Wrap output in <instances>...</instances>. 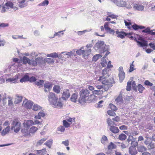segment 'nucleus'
I'll return each instance as SVG.
<instances>
[{"label":"nucleus","mask_w":155,"mask_h":155,"mask_svg":"<svg viewBox=\"0 0 155 155\" xmlns=\"http://www.w3.org/2000/svg\"><path fill=\"white\" fill-rule=\"evenodd\" d=\"M80 97L78 100L80 103L83 104L87 101L92 102L95 101L97 97L93 94H90V92L87 89H82L79 92Z\"/></svg>","instance_id":"nucleus-1"},{"label":"nucleus","mask_w":155,"mask_h":155,"mask_svg":"<svg viewBox=\"0 0 155 155\" xmlns=\"http://www.w3.org/2000/svg\"><path fill=\"white\" fill-rule=\"evenodd\" d=\"M109 70L105 68L102 70V75L97 79L98 81H101L102 83L107 86V89L112 86V84L114 83V79L112 78H109V75L108 73Z\"/></svg>","instance_id":"nucleus-2"},{"label":"nucleus","mask_w":155,"mask_h":155,"mask_svg":"<svg viewBox=\"0 0 155 155\" xmlns=\"http://www.w3.org/2000/svg\"><path fill=\"white\" fill-rule=\"evenodd\" d=\"M43 61L42 58L38 57L36 58L35 60H31L25 56L22 58L23 64H26L28 63L29 65L32 66H36L38 64H40Z\"/></svg>","instance_id":"nucleus-3"},{"label":"nucleus","mask_w":155,"mask_h":155,"mask_svg":"<svg viewBox=\"0 0 155 155\" xmlns=\"http://www.w3.org/2000/svg\"><path fill=\"white\" fill-rule=\"evenodd\" d=\"M48 100L51 105L55 104L58 100V98L57 96L54 93L50 92L48 96Z\"/></svg>","instance_id":"nucleus-4"},{"label":"nucleus","mask_w":155,"mask_h":155,"mask_svg":"<svg viewBox=\"0 0 155 155\" xmlns=\"http://www.w3.org/2000/svg\"><path fill=\"white\" fill-rule=\"evenodd\" d=\"M107 121L108 126L110 127L109 129L110 131L115 134L119 132V130L117 127L111 126L112 125L115 124L114 122L112 121L110 118L107 119Z\"/></svg>","instance_id":"nucleus-5"},{"label":"nucleus","mask_w":155,"mask_h":155,"mask_svg":"<svg viewBox=\"0 0 155 155\" xmlns=\"http://www.w3.org/2000/svg\"><path fill=\"white\" fill-rule=\"evenodd\" d=\"M21 123L18 119H15L12 123L11 129H13L15 132H18L20 130Z\"/></svg>","instance_id":"nucleus-6"},{"label":"nucleus","mask_w":155,"mask_h":155,"mask_svg":"<svg viewBox=\"0 0 155 155\" xmlns=\"http://www.w3.org/2000/svg\"><path fill=\"white\" fill-rule=\"evenodd\" d=\"M7 1V0H6ZM13 3L11 1H7L2 8L1 12H5L7 9H9L10 8H13Z\"/></svg>","instance_id":"nucleus-7"},{"label":"nucleus","mask_w":155,"mask_h":155,"mask_svg":"<svg viewBox=\"0 0 155 155\" xmlns=\"http://www.w3.org/2000/svg\"><path fill=\"white\" fill-rule=\"evenodd\" d=\"M91 50L89 49L87 50H82L81 49H79L76 51L77 53L79 55L82 54L83 57L84 58H87L88 56L91 53Z\"/></svg>","instance_id":"nucleus-8"},{"label":"nucleus","mask_w":155,"mask_h":155,"mask_svg":"<svg viewBox=\"0 0 155 155\" xmlns=\"http://www.w3.org/2000/svg\"><path fill=\"white\" fill-rule=\"evenodd\" d=\"M118 76L120 82H121L125 78V74L124 71L123 67L122 66H120L119 68L118 69Z\"/></svg>","instance_id":"nucleus-9"},{"label":"nucleus","mask_w":155,"mask_h":155,"mask_svg":"<svg viewBox=\"0 0 155 155\" xmlns=\"http://www.w3.org/2000/svg\"><path fill=\"white\" fill-rule=\"evenodd\" d=\"M33 104V102L31 101L25 99L23 101L22 106L28 109H31Z\"/></svg>","instance_id":"nucleus-10"},{"label":"nucleus","mask_w":155,"mask_h":155,"mask_svg":"<svg viewBox=\"0 0 155 155\" xmlns=\"http://www.w3.org/2000/svg\"><path fill=\"white\" fill-rule=\"evenodd\" d=\"M70 96V94L69 92V90L68 89H65L64 91L63 92L62 98L66 100L68 99Z\"/></svg>","instance_id":"nucleus-11"},{"label":"nucleus","mask_w":155,"mask_h":155,"mask_svg":"<svg viewBox=\"0 0 155 155\" xmlns=\"http://www.w3.org/2000/svg\"><path fill=\"white\" fill-rule=\"evenodd\" d=\"M52 84L51 83L49 82H47L45 83L44 85V87H45V92H47L48 89V91H50L52 87Z\"/></svg>","instance_id":"nucleus-12"},{"label":"nucleus","mask_w":155,"mask_h":155,"mask_svg":"<svg viewBox=\"0 0 155 155\" xmlns=\"http://www.w3.org/2000/svg\"><path fill=\"white\" fill-rule=\"evenodd\" d=\"M139 40L143 41V42H140L138 41H137V43L140 45L141 47H143L145 46H147V41L144 40L143 38L140 37L139 38Z\"/></svg>","instance_id":"nucleus-13"},{"label":"nucleus","mask_w":155,"mask_h":155,"mask_svg":"<svg viewBox=\"0 0 155 155\" xmlns=\"http://www.w3.org/2000/svg\"><path fill=\"white\" fill-rule=\"evenodd\" d=\"M109 22H106L104 24V27L105 29L107 31L109 32V33H114V30L113 29H111L109 26Z\"/></svg>","instance_id":"nucleus-14"},{"label":"nucleus","mask_w":155,"mask_h":155,"mask_svg":"<svg viewBox=\"0 0 155 155\" xmlns=\"http://www.w3.org/2000/svg\"><path fill=\"white\" fill-rule=\"evenodd\" d=\"M116 33L117 35V37L122 39L124 38L126 36V33L124 31H116Z\"/></svg>","instance_id":"nucleus-15"},{"label":"nucleus","mask_w":155,"mask_h":155,"mask_svg":"<svg viewBox=\"0 0 155 155\" xmlns=\"http://www.w3.org/2000/svg\"><path fill=\"white\" fill-rule=\"evenodd\" d=\"M27 2L26 0H22L18 2L19 7L21 8H24L27 6L28 5Z\"/></svg>","instance_id":"nucleus-16"},{"label":"nucleus","mask_w":155,"mask_h":155,"mask_svg":"<svg viewBox=\"0 0 155 155\" xmlns=\"http://www.w3.org/2000/svg\"><path fill=\"white\" fill-rule=\"evenodd\" d=\"M53 89L54 91L57 94L59 93L61 90L60 86L57 85H54Z\"/></svg>","instance_id":"nucleus-17"},{"label":"nucleus","mask_w":155,"mask_h":155,"mask_svg":"<svg viewBox=\"0 0 155 155\" xmlns=\"http://www.w3.org/2000/svg\"><path fill=\"white\" fill-rule=\"evenodd\" d=\"M116 5L119 6L124 7L126 6V2L123 0H118Z\"/></svg>","instance_id":"nucleus-18"},{"label":"nucleus","mask_w":155,"mask_h":155,"mask_svg":"<svg viewBox=\"0 0 155 155\" xmlns=\"http://www.w3.org/2000/svg\"><path fill=\"white\" fill-rule=\"evenodd\" d=\"M134 8L139 11H142L144 9V6L143 5L135 4L134 5Z\"/></svg>","instance_id":"nucleus-19"},{"label":"nucleus","mask_w":155,"mask_h":155,"mask_svg":"<svg viewBox=\"0 0 155 155\" xmlns=\"http://www.w3.org/2000/svg\"><path fill=\"white\" fill-rule=\"evenodd\" d=\"M45 115V114L43 112H40L38 113L37 115L35 116V118L36 119H40L41 117H44Z\"/></svg>","instance_id":"nucleus-20"},{"label":"nucleus","mask_w":155,"mask_h":155,"mask_svg":"<svg viewBox=\"0 0 155 155\" xmlns=\"http://www.w3.org/2000/svg\"><path fill=\"white\" fill-rule=\"evenodd\" d=\"M132 27L133 29L135 30H137L139 29H143L145 28L144 26L138 25L136 24H134L132 25Z\"/></svg>","instance_id":"nucleus-21"},{"label":"nucleus","mask_w":155,"mask_h":155,"mask_svg":"<svg viewBox=\"0 0 155 155\" xmlns=\"http://www.w3.org/2000/svg\"><path fill=\"white\" fill-rule=\"evenodd\" d=\"M22 97L19 96H16L15 98L14 103L15 104H18L20 103L22 101Z\"/></svg>","instance_id":"nucleus-22"},{"label":"nucleus","mask_w":155,"mask_h":155,"mask_svg":"<svg viewBox=\"0 0 155 155\" xmlns=\"http://www.w3.org/2000/svg\"><path fill=\"white\" fill-rule=\"evenodd\" d=\"M103 91L102 90H94L92 91L93 94L101 95L102 94Z\"/></svg>","instance_id":"nucleus-23"},{"label":"nucleus","mask_w":155,"mask_h":155,"mask_svg":"<svg viewBox=\"0 0 155 155\" xmlns=\"http://www.w3.org/2000/svg\"><path fill=\"white\" fill-rule=\"evenodd\" d=\"M137 88L139 92L140 93H142L145 89V88L140 84H139L137 85Z\"/></svg>","instance_id":"nucleus-24"},{"label":"nucleus","mask_w":155,"mask_h":155,"mask_svg":"<svg viewBox=\"0 0 155 155\" xmlns=\"http://www.w3.org/2000/svg\"><path fill=\"white\" fill-rule=\"evenodd\" d=\"M52 105H54L55 107H57L58 108H61L63 106V103L61 101H56V103L55 104H53Z\"/></svg>","instance_id":"nucleus-25"},{"label":"nucleus","mask_w":155,"mask_h":155,"mask_svg":"<svg viewBox=\"0 0 155 155\" xmlns=\"http://www.w3.org/2000/svg\"><path fill=\"white\" fill-rule=\"evenodd\" d=\"M115 101L116 102L117 104L122 102H123V100L121 94H120L115 99Z\"/></svg>","instance_id":"nucleus-26"},{"label":"nucleus","mask_w":155,"mask_h":155,"mask_svg":"<svg viewBox=\"0 0 155 155\" xmlns=\"http://www.w3.org/2000/svg\"><path fill=\"white\" fill-rule=\"evenodd\" d=\"M38 129V128L35 126L31 127L29 130V133L33 134L35 133Z\"/></svg>","instance_id":"nucleus-27"},{"label":"nucleus","mask_w":155,"mask_h":155,"mask_svg":"<svg viewBox=\"0 0 155 155\" xmlns=\"http://www.w3.org/2000/svg\"><path fill=\"white\" fill-rule=\"evenodd\" d=\"M29 76L27 75H25L20 80L21 82L22 83L26 81H28Z\"/></svg>","instance_id":"nucleus-28"},{"label":"nucleus","mask_w":155,"mask_h":155,"mask_svg":"<svg viewBox=\"0 0 155 155\" xmlns=\"http://www.w3.org/2000/svg\"><path fill=\"white\" fill-rule=\"evenodd\" d=\"M137 150L139 152H143L147 150V148L143 146H140L137 148Z\"/></svg>","instance_id":"nucleus-29"},{"label":"nucleus","mask_w":155,"mask_h":155,"mask_svg":"<svg viewBox=\"0 0 155 155\" xmlns=\"http://www.w3.org/2000/svg\"><path fill=\"white\" fill-rule=\"evenodd\" d=\"M78 97V95L76 93L73 94L71 96V101L75 102L76 101Z\"/></svg>","instance_id":"nucleus-30"},{"label":"nucleus","mask_w":155,"mask_h":155,"mask_svg":"<svg viewBox=\"0 0 155 155\" xmlns=\"http://www.w3.org/2000/svg\"><path fill=\"white\" fill-rule=\"evenodd\" d=\"M10 127L8 126L4 129L2 131V134L5 135L8 133L10 130Z\"/></svg>","instance_id":"nucleus-31"},{"label":"nucleus","mask_w":155,"mask_h":155,"mask_svg":"<svg viewBox=\"0 0 155 155\" xmlns=\"http://www.w3.org/2000/svg\"><path fill=\"white\" fill-rule=\"evenodd\" d=\"M44 83V81L43 80H39L38 81L35 83L36 85L39 87L43 86Z\"/></svg>","instance_id":"nucleus-32"},{"label":"nucleus","mask_w":155,"mask_h":155,"mask_svg":"<svg viewBox=\"0 0 155 155\" xmlns=\"http://www.w3.org/2000/svg\"><path fill=\"white\" fill-rule=\"evenodd\" d=\"M41 107L37 104H34L32 110L34 111H38L41 110Z\"/></svg>","instance_id":"nucleus-33"},{"label":"nucleus","mask_w":155,"mask_h":155,"mask_svg":"<svg viewBox=\"0 0 155 155\" xmlns=\"http://www.w3.org/2000/svg\"><path fill=\"white\" fill-rule=\"evenodd\" d=\"M71 124L70 123L66 120H64L63 121V125L65 127L68 128L70 127Z\"/></svg>","instance_id":"nucleus-34"},{"label":"nucleus","mask_w":155,"mask_h":155,"mask_svg":"<svg viewBox=\"0 0 155 155\" xmlns=\"http://www.w3.org/2000/svg\"><path fill=\"white\" fill-rule=\"evenodd\" d=\"M26 125L27 127H28L34 124V122L32 120H28L27 121L26 123Z\"/></svg>","instance_id":"nucleus-35"},{"label":"nucleus","mask_w":155,"mask_h":155,"mask_svg":"<svg viewBox=\"0 0 155 155\" xmlns=\"http://www.w3.org/2000/svg\"><path fill=\"white\" fill-rule=\"evenodd\" d=\"M75 117L71 118L70 117H66V120L71 124L73 122H75Z\"/></svg>","instance_id":"nucleus-36"},{"label":"nucleus","mask_w":155,"mask_h":155,"mask_svg":"<svg viewBox=\"0 0 155 155\" xmlns=\"http://www.w3.org/2000/svg\"><path fill=\"white\" fill-rule=\"evenodd\" d=\"M101 142L102 143L105 144L106 142H107L108 141V139L106 136L105 135H103L101 140Z\"/></svg>","instance_id":"nucleus-37"},{"label":"nucleus","mask_w":155,"mask_h":155,"mask_svg":"<svg viewBox=\"0 0 155 155\" xmlns=\"http://www.w3.org/2000/svg\"><path fill=\"white\" fill-rule=\"evenodd\" d=\"M48 57H52V58H57L58 56V54L56 52L47 55Z\"/></svg>","instance_id":"nucleus-38"},{"label":"nucleus","mask_w":155,"mask_h":155,"mask_svg":"<svg viewBox=\"0 0 155 155\" xmlns=\"http://www.w3.org/2000/svg\"><path fill=\"white\" fill-rule=\"evenodd\" d=\"M127 138L126 136L124 134H121L118 137V139L121 140H124Z\"/></svg>","instance_id":"nucleus-39"},{"label":"nucleus","mask_w":155,"mask_h":155,"mask_svg":"<svg viewBox=\"0 0 155 155\" xmlns=\"http://www.w3.org/2000/svg\"><path fill=\"white\" fill-rule=\"evenodd\" d=\"M116 146L112 142H110L107 148L109 150H112L116 148Z\"/></svg>","instance_id":"nucleus-40"},{"label":"nucleus","mask_w":155,"mask_h":155,"mask_svg":"<svg viewBox=\"0 0 155 155\" xmlns=\"http://www.w3.org/2000/svg\"><path fill=\"white\" fill-rule=\"evenodd\" d=\"M131 81H129L127 82V85L126 87V90L127 91H130L131 90Z\"/></svg>","instance_id":"nucleus-41"},{"label":"nucleus","mask_w":155,"mask_h":155,"mask_svg":"<svg viewBox=\"0 0 155 155\" xmlns=\"http://www.w3.org/2000/svg\"><path fill=\"white\" fill-rule=\"evenodd\" d=\"M112 110H109L107 111V113L109 115L113 117H114L116 116V114Z\"/></svg>","instance_id":"nucleus-42"},{"label":"nucleus","mask_w":155,"mask_h":155,"mask_svg":"<svg viewBox=\"0 0 155 155\" xmlns=\"http://www.w3.org/2000/svg\"><path fill=\"white\" fill-rule=\"evenodd\" d=\"M109 106L110 108L113 111H116L117 110V108L116 106H115L112 104H110Z\"/></svg>","instance_id":"nucleus-43"},{"label":"nucleus","mask_w":155,"mask_h":155,"mask_svg":"<svg viewBox=\"0 0 155 155\" xmlns=\"http://www.w3.org/2000/svg\"><path fill=\"white\" fill-rule=\"evenodd\" d=\"M45 61L48 64L53 63L54 62V60L51 58H46L45 59Z\"/></svg>","instance_id":"nucleus-44"},{"label":"nucleus","mask_w":155,"mask_h":155,"mask_svg":"<svg viewBox=\"0 0 155 155\" xmlns=\"http://www.w3.org/2000/svg\"><path fill=\"white\" fill-rule=\"evenodd\" d=\"M49 3V1L48 0H45L42 3H40L39 4V6H47Z\"/></svg>","instance_id":"nucleus-45"},{"label":"nucleus","mask_w":155,"mask_h":155,"mask_svg":"<svg viewBox=\"0 0 155 155\" xmlns=\"http://www.w3.org/2000/svg\"><path fill=\"white\" fill-rule=\"evenodd\" d=\"M133 34V33L131 32L129 33H126V37H127L128 38H131V39H134V37L133 36H132Z\"/></svg>","instance_id":"nucleus-46"},{"label":"nucleus","mask_w":155,"mask_h":155,"mask_svg":"<svg viewBox=\"0 0 155 155\" xmlns=\"http://www.w3.org/2000/svg\"><path fill=\"white\" fill-rule=\"evenodd\" d=\"M57 130L58 131L63 132L64 131L65 128L63 126H60L57 128Z\"/></svg>","instance_id":"nucleus-47"},{"label":"nucleus","mask_w":155,"mask_h":155,"mask_svg":"<svg viewBox=\"0 0 155 155\" xmlns=\"http://www.w3.org/2000/svg\"><path fill=\"white\" fill-rule=\"evenodd\" d=\"M144 84L150 87H152L153 85V84L148 80H146L144 82Z\"/></svg>","instance_id":"nucleus-48"},{"label":"nucleus","mask_w":155,"mask_h":155,"mask_svg":"<svg viewBox=\"0 0 155 155\" xmlns=\"http://www.w3.org/2000/svg\"><path fill=\"white\" fill-rule=\"evenodd\" d=\"M47 139L46 138H43L40 140L37 143V144L38 145H40L42 144Z\"/></svg>","instance_id":"nucleus-49"},{"label":"nucleus","mask_w":155,"mask_h":155,"mask_svg":"<svg viewBox=\"0 0 155 155\" xmlns=\"http://www.w3.org/2000/svg\"><path fill=\"white\" fill-rule=\"evenodd\" d=\"M107 15L108 17H110L112 18H117V16L116 15L112 14L110 12H108Z\"/></svg>","instance_id":"nucleus-50"},{"label":"nucleus","mask_w":155,"mask_h":155,"mask_svg":"<svg viewBox=\"0 0 155 155\" xmlns=\"http://www.w3.org/2000/svg\"><path fill=\"white\" fill-rule=\"evenodd\" d=\"M153 31V30L152 31L150 30V28H147L146 29L144 30H143L142 31V32L144 33H148L149 34H151V33H150L151 32V31Z\"/></svg>","instance_id":"nucleus-51"},{"label":"nucleus","mask_w":155,"mask_h":155,"mask_svg":"<svg viewBox=\"0 0 155 155\" xmlns=\"http://www.w3.org/2000/svg\"><path fill=\"white\" fill-rule=\"evenodd\" d=\"M104 85H97L96 86V88H97L98 89H99V90H101V89L102 88H103L104 87H105V91L107 90L108 89H107V86L103 84Z\"/></svg>","instance_id":"nucleus-52"},{"label":"nucleus","mask_w":155,"mask_h":155,"mask_svg":"<svg viewBox=\"0 0 155 155\" xmlns=\"http://www.w3.org/2000/svg\"><path fill=\"white\" fill-rule=\"evenodd\" d=\"M45 144L49 148H50L52 144V141L50 140H48Z\"/></svg>","instance_id":"nucleus-53"},{"label":"nucleus","mask_w":155,"mask_h":155,"mask_svg":"<svg viewBox=\"0 0 155 155\" xmlns=\"http://www.w3.org/2000/svg\"><path fill=\"white\" fill-rule=\"evenodd\" d=\"M134 62V61H133L132 62L131 64L130 65V69L129 70V71L130 72H131L133 71L134 70V65L133 64Z\"/></svg>","instance_id":"nucleus-54"},{"label":"nucleus","mask_w":155,"mask_h":155,"mask_svg":"<svg viewBox=\"0 0 155 155\" xmlns=\"http://www.w3.org/2000/svg\"><path fill=\"white\" fill-rule=\"evenodd\" d=\"M8 105L9 106H12L13 104V102L12 101V98L11 97H8Z\"/></svg>","instance_id":"nucleus-55"},{"label":"nucleus","mask_w":155,"mask_h":155,"mask_svg":"<svg viewBox=\"0 0 155 155\" xmlns=\"http://www.w3.org/2000/svg\"><path fill=\"white\" fill-rule=\"evenodd\" d=\"M36 81V78L33 76H32L30 78L29 77V79L28 81H30V82H35Z\"/></svg>","instance_id":"nucleus-56"},{"label":"nucleus","mask_w":155,"mask_h":155,"mask_svg":"<svg viewBox=\"0 0 155 155\" xmlns=\"http://www.w3.org/2000/svg\"><path fill=\"white\" fill-rule=\"evenodd\" d=\"M9 25L8 23H2L0 24V28L8 26Z\"/></svg>","instance_id":"nucleus-57"},{"label":"nucleus","mask_w":155,"mask_h":155,"mask_svg":"<svg viewBox=\"0 0 155 155\" xmlns=\"http://www.w3.org/2000/svg\"><path fill=\"white\" fill-rule=\"evenodd\" d=\"M99 54H96L93 58V60L95 61H97L99 58Z\"/></svg>","instance_id":"nucleus-58"},{"label":"nucleus","mask_w":155,"mask_h":155,"mask_svg":"<svg viewBox=\"0 0 155 155\" xmlns=\"http://www.w3.org/2000/svg\"><path fill=\"white\" fill-rule=\"evenodd\" d=\"M62 143L64 144L65 146H68L69 145V140H67L64 141H63Z\"/></svg>","instance_id":"nucleus-59"},{"label":"nucleus","mask_w":155,"mask_h":155,"mask_svg":"<svg viewBox=\"0 0 155 155\" xmlns=\"http://www.w3.org/2000/svg\"><path fill=\"white\" fill-rule=\"evenodd\" d=\"M124 23L125 25L127 26H129L131 25L130 21L129 20H128L127 21L125 20Z\"/></svg>","instance_id":"nucleus-60"},{"label":"nucleus","mask_w":155,"mask_h":155,"mask_svg":"<svg viewBox=\"0 0 155 155\" xmlns=\"http://www.w3.org/2000/svg\"><path fill=\"white\" fill-rule=\"evenodd\" d=\"M149 46L153 49V50H155V43H150L149 44Z\"/></svg>","instance_id":"nucleus-61"},{"label":"nucleus","mask_w":155,"mask_h":155,"mask_svg":"<svg viewBox=\"0 0 155 155\" xmlns=\"http://www.w3.org/2000/svg\"><path fill=\"white\" fill-rule=\"evenodd\" d=\"M113 66L111 64V61H109L108 62L107 65V68H112Z\"/></svg>","instance_id":"nucleus-62"},{"label":"nucleus","mask_w":155,"mask_h":155,"mask_svg":"<svg viewBox=\"0 0 155 155\" xmlns=\"http://www.w3.org/2000/svg\"><path fill=\"white\" fill-rule=\"evenodd\" d=\"M132 87L134 90H135L136 91H137V85L135 83V82L134 81L132 84Z\"/></svg>","instance_id":"nucleus-63"},{"label":"nucleus","mask_w":155,"mask_h":155,"mask_svg":"<svg viewBox=\"0 0 155 155\" xmlns=\"http://www.w3.org/2000/svg\"><path fill=\"white\" fill-rule=\"evenodd\" d=\"M147 148L149 149H153L154 148V145L153 144L150 143L148 145Z\"/></svg>","instance_id":"nucleus-64"}]
</instances>
